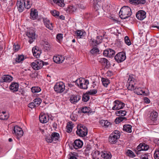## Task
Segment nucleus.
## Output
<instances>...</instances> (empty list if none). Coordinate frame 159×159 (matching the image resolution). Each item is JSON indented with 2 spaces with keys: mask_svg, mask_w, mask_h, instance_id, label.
<instances>
[{
  "mask_svg": "<svg viewBox=\"0 0 159 159\" xmlns=\"http://www.w3.org/2000/svg\"><path fill=\"white\" fill-rule=\"evenodd\" d=\"M131 13V9L128 6H124L122 7L119 13L120 18L123 19L127 18L130 16Z\"/></svg>",
  "mask_w": 159,
  "mask_h": 159,
  "instance_id": "nucleus-1",
  "label": "nucleus"
},
{
  "mask_svg": "<svg viewBox=\"0 0 159 159\" xmlns=\"http://www.w3.org/2000/svg\"><path fill=\"white\" fill-rule=\"evenodd\" d=\"M73 83L77 84L80 89H87L88 88L89 81L88 80H86L84 78H80L76 80L75 82H73Z\"/></svg>",
  "mask_w": 159,
  "mask_h": 159,
  "instance_id": "nucleus-2",
  "label": "nucleus"
},
{
  "mask_svg": "<svg viewBox=\"0 0 159 159\" xmlns=\"http://www.w3.org/2000/svg\"><path fill=\"white\" fill-rule=\"evenodd\" d=\"M77 128L76 134L79 136L83 137L87 134L88 129L85 126L82 124H79L77 125Z\"/></svg>",
  "mask_w": 159,
  "mask_h": 159,
  "instance_id": "nucleus-3",
  "label": "nucleus"
},
{
  "mask_svg": "<svg viewBox=\"0 0 159 159\" xmlns=\"http://www.w3.org/2000/svg\"><path fill=\"white\" fill-rule=\"evenodd\" d=\"M120 133L119 131L117 130L114 131L109 137V142L113 144L116 143L118 139L120 138Z\"/></svg>",
  "mask_w": 159,
  "mask_h": 159,
  "instance_id": "nucleus-4",
  "label": "nucleus"
},
{
  "mask_svg": "<svg viewBox=\"0 0 159 159\" xmlns=\"http://www.w3.org/2000/svg\"><path fill=\"white\" fill-rule=\"evenodd\" d=\"M135 82L134 76L133 75H129L126 84L127 89H135Z\"/></svg>",
  "mask_w": 159,
  "mask_h": 159,
  "instance_id": "nucleus-5",
  "label": "nucleus"
},
{
  "mask_svg": "<svg viewBox=\"0 0 159 159\" xmlns=\"http://www.w3.org/2000/svg\"><path fill=\"white\" fill-rule=\"evenodd\" d=\"M26 35L29 39L28 41L30 43H31L33 42L35 39V31L32 29H30L25 32Z\"/></svg>",
  "mask_w": 159,
  "mask_h": 159,
  "instance_id": "nucleus-6",
  "label": "nucleus"
},
{
  "mask_svg": "<svg viewBox=\"0 0 159 159\" xmlns=\"http://www.w3.org/2000/svg\"><path fill=\"white\" fill-rule=\"evenodd\" d=\"M12 132L14 134L17 139H19L23 134V131L20 127L18 126H15L13 129Z\"/></svg>",
  "mask_w": 159,
  "mask_h": 159,
  "instance_id": "nucleus-7",
  "label": "nucleus"
},
{
  "mask_svg": "<svg viewBox=\"0 0 159 159\" xmlns=\"http://www.w3.org/2000/svg\"><path fill=\"white\" fill-rule=\"evenodd\" d=\"M44 65L43 62L40 60L37 59L35 60L32 63L31 66L33 69L37 70L41 69Z\"/></svg>",
  "mask_w": 159,
  "mask_h": 159,
  "instance_id": "nucleus-8",
  "label": "nucleus"
},
{
  "mask_svg": "<svg viewBox=\"0 0 159 159\" xmlns=\"http://www.w3.org/2000/svg\"><path fill=\"white\" fill-rule=\"evenodd\" d=\"M97 93V90H90L83 94L82 100L84 102H87L90 98L89 95H93Z\"/></svg>",
  "mask_w": 159,
  "mask_h": 159,
  "instance_id": "nucleus-9",
  "label": "nucleus"
},
{
  "mask_svg": "<svg viewBox=\"0 0 159 159\" xmlns=\"http://www.w3.org/2000/svg\"><path fill=\"white\" fill-rule=\"evenodd\" d=\"M126 58L125 53L124 52L118 53L115 57V60L118 63H120L123 62Z\"/></svg>",
  "mask_w": 159,
  "mask_h": 159,
  "instance_id": "nucleus-10",
  "label": "nucleus"
},
{
  "mask_svg": "<svg viewBox=\"0 0 159 159\" xmlns=\"http://www.w3.org/2000/svg\"><path fill=\"white\" fill-rule=\"evenodd\" d=\"M114 106L112 107V109L114 110H119L123 108L125 106L124 103L119 101L118 100H116L113 102Z\"/></svg>",
  "mask_w": 159,
  "mask_h": 159,
  "instance_id": "nucleus-11",
  "label": "nucleus"
},
{
  "mask_svg": "<svg viewBox=\"0 0 159 159\" xmlns=\"http://www.w3.org/2000/svg\"><path fill=\"white\" fill-rule=\"evenodd\" d=\"M16 5L18 11L20 12H22L25 8V0H18Z\"/></svg>",
  "mask_w": 159,
  "mask_h": 159,
  "instance_id": "nucleus-12",
  "label": "nucleus"
},
{
  "mask_svg": "<svg viewBox=\"0 0 159 159\" xmlns=\"http://www.w3.org/2000/svg\"><path fill=\"white\" fill-rule=\"evenodd\" d=\"M60 136L59 133L54 132L52 133L50 136V143L53 142L54 143H57L60 141Z\"/></svg>",
  "mask_w": 159,
  "mask_h": 159,
  "instance_id": "nucleus-13",
  "label": "nucleus"
},
{
  "mask_svg": "<svg viewBox=\"0 0 159 159\" xmlns=\"http://www.w3.org/2000/svg\"><path fill=\"white\" fill-rule=\"evenodd\" d=\"M115 53V52L114 50L110 48H108L104 51L103 55L105 57H111L114 55Z\"/></svg>",
  "mask_w": 159,
  "mask_h": 159,
  "instance_id": "nucleus-14",
  "label": "nucleus"
},
{
  "mask_svg": "<svg viewBox=\"0 0 159 159\" xmlns=\"http://www.w3.org/2000/svg\"><path fill=\"white\" fill-rule=\"evenodd\" d=\"M39 119L41 123H45L49 120V116L48 115L42 113L39 116Z\"/></svg>",
  "mask_w": 159,
  "mask_h": 159,
  "instance_id": "nucleus-15",
  "label": "nucleus"
},
{
  "mask_svg": "<svg viewBox=\"0 0 159 159\" xmlns=\"http://www.w3.org/2000/svg\"><path fill=\"white\" fill-rule=\"evenodd\" d=\"M136 16L138 19L142 20L146 18V13L143 10H139L137 12Z\"/></svg>",
  "mask_w": 159,
  "mask_h": 159,
  "instance_id": "nucleus-16",
  "label": "nucleus"
},
{
  "mask_svg": "<svg viewBox=\"0 0 159 159\" xmlns=\"http://www.w3.org/2000/svg\"><path fill=\"white\" fill-rule=\"evenodd\" d=\"M149 148L148 145L145 143H140L137 147V150L138 152L145 151L148 150Z\"/></svg>",
  "mask_w": 159,
  "mask_h": 159,
  "instance_id": "nucleus-17",
  "label": "nucleus"
},
{
  "mask_svg": "<svg viewBox=\"0 0 159 159\" xmlns=\"http://www.w3.org/2000/svg\"><path fill=\"white\" fill-rule=\"evenodd\" d=\"M101 159H111L112 155L111 153L107 151L101 152Z\"/></svg>",
  "mask_w": 159,
  "mask_h": 159,
  "instance_id": "nucleus-18",
  "label": "nucleus"
},
{
  "mask_svg": "<svg viewBox=\"0 0 159 159\" xmlns=\"http://www.w3.org/2000/svg\"><path fill=\"white\" fill-rule=\"evenodd\" d=\"M64 60L65 58L64 57L60 55L54 56L53 58V61L55 63L58 64L62 63Z\"/></svg>",
  "mask_w": 159,
  "mask_h": 159,
  "instance_id": "nucleus-19",
  "label": "nucleus"
},
{
  "mask_svg": "<svg viewBox=\"0 0 159 159\" xmlns=\"http://www.w3.org/2000/svg\"><path fill=\"white\" fill-rule=\"evenodd\" d=\"M83 142L80 139L75 140L73 143V147L75 149H78L82 148L83 145Z\"/></svg>",
  "mask_w": 159,
  "mask_h": 159,
  "instance_id": "nucleus-20",
  "label": "nucleus"
},
{
  "mask_svg": "<svg viewBox=\"0 0 159 159\" xmlns=\"http://www.w3.org/2000/svg\"><path fill=\"white\" fill-rule=\"evenodd\" d=\"M38 16V11L36 9L31 8L30 9V18L33 20L37 19Z\"/></svg>",
  "mask_w": 159,
  "mask_h": 159,
  "instance_id": "nucleus-21",
  "label": "nucleus"
},
{
  "mask_svg": "<svg viewBox=\"0 0 159 159\" xmlns=\"http://www.w3.org/2000/svg\"><path fill=\"white\" fill-rule=\"evenodd\" d=\"M65 85L62 82L57 83L54 86V89H65Z\"/></svg>",
  "mask_w": 159,
  "mask_h": 159,
  "instance_id": "nucleus-22",
  "label": "nucleus"
},
{
  "mask_svg": "<svg viewBox=\"0 0 159 159\" xmlns=\"http://www.w3.org/2000/svg\"><path fill=\"white\" fill-rule=\"evenodd\" d=\"M100 125L105 128H107L109 127L111 123L107 120H102L99 121Z\"/></svg>",
  "mask_w": 159,
  "mask_h": 159,
  "instance_id": "nucleus-23",
  "label": "nucleus"
},
{
  "mask_svg": "<svg viewBox=\"0 0 159 159\" xmlns=\"http://www.w3.org/2000/svg\"><path fill=\"white\" fill-rule=\"evenodd\" d=\"M158 116V113L156 111H153L150 113L149 118L153 121H156Z\"/></svg>",
  "mask_w": 159,
  "mask_h": 159,
  "instance_id": "nucleus-24",
  "label": "nucleus"
},
{
  "mask_svg": "<svg viewBox=\"0 0 159 159\" xmlns=\"http://www.w3.org/2000/svg\"><path fill=\"white\" fill-rule=\"evenodd\" d=\"M80 98L81 97L79 95H73L71 97L70 101L71 103L75 104L78 102Z\"/></svg>",
  "mask_w": 159,
  "mask_h": 159,
  "instance_id": "nucleus-25",
  "label": "nucleus"
},
{
  "mask_svg": "<svg viewBox=\"0 0 159 159\" xmlns=\"http://www.w3.org/2000/svg\"><path fill=\"white\" fill-rule=\"evenodd\" d=\"M73 127V123L71 121L68 122L66 126V131L68 133L71 132Z\"/></svg>",
  "mask_w": 159,
  "mask_h": 159,
  "instance_id": "nucleus-26",
  "label": "nucleus"
},
{
  "mask_svg": "<svg viewBox=\"0 0 159 159\" xmlns=\"http://www.w3.org/2000/svg\"><path fill=\"white\" fill-rule=\"evenodd\" d=\"M53 2L57 5L61 7L65 6V4L64 0H53Z\"/></svg>",
  "mask_w": 159,
  "mask_h": 159,
  "instance_id": "nucleus-27",
  "label": "nucleus"
},
{
  "mask_svg": "<svg viewBox=\"0 0 159 159\" xmlns=\"http://www.w3.org/2000/svg\"><path fill=\"white\" fill-rule=\"evenodd\" d=\"M99 61L103 65H106L108 67L110 66V64L109 61L105 58H99Z\"/></svg>",
  "mask_w": 159,
  "mask_h": 159,
  "instance_id": "nucleus-28",
  "label": "nucleus"
},
{
  "mask_svg": "<svg viewBox=\"0 0 159 159\" xmlns=\"http://www.w3.org/2000/svg\"><path fill=\"white\" fill-rule=\"evenodd\" d=\"M132 127L131 125L126 124L124 125L123 130L127 133H130L132 132Z\"/></svg>",
  "mask_w": 159,
  "mask_h": 159,
  "instance_id": "nucleus-29",
  "label": "nucleus"
},
{
  "mask_svg": "<svg viewBox=\"0 0 159 159\" xmlns=\"http://www.w3.org/2000/svg\"><path fill=\"white\" fill-rule=\"evenodd\" d=\"M2 82H9L12 80L13 78L11 76L7 75H4L2 78Z\"/></svg>",
  "mask_w": 159,
  "mask_h": 159,
  "instance_id": "nucleus-30",
  "label": "nucleus"
},
{
  "mask_svg": "<svg viewBox=\"0 0 159 159\" xmlns=\"http://www.w3.org/2000/svg\"><path fill=\"white\" fill-rule=\"evenodd\" d=\"M93 157L94 158L99 159L101 157V152L98 151H95L93 152L92 154Z\"/></svg>",
  "mask_w": 159,
  "mask_h": 159,
  "instance_id": "nucleus-31",
  "label": "nucleus"
},
{
  "mask_svg": "<svg viewBox=\"0 0 159 159\" xmlns=\"http://www.w3.org/2000/svg\"><path fill=\"white\" fill-rule=\"evenodd\" d=\"M9 117L8 115L5 111L0 112V119L2 120H7Z\"/></svg>",
  "mask_w": 159,
  "mask_h": 159,
  "instance_id": "nucleus-32",
  "label": "nucleus"
},
{
  "mask_svg": "<svg viewBox=\"0 0 159 159\" xmlns=\"http://www.w3.org/2000/svg\"><path fill=\"white\" fill-rule=\"evenodd\" d=\"M19 84L17 83H12L9 87L10 89H18Z\"/></svg>",
  "mask_w": 159,
  "mask_h": 159,
  "instance_id": "nucleus-33",
  "label": "nucleus"
},
{
  "mask_svg": "<svg viewBox=\"0 0 159 159\" xmlns=\"http://www.w3.org/2000/svg\"><path fill=\"white\" fill-rule=\"evenodd\" d=\"M126 111H125L120 110L119 111H116L115 112V114L116 116H124L126 114Z\"/></svg>",
  "mask_w": 159,
  "mask_h": 159,
  "instance_id": "nucleus-34",
  "label": "nucleus"
},
{
  "mask_svg": "<svg viewBox=\"0 0 159 159\" xmlns=\"http://www.w3.org/2000/svg\"><path fill=\"white\" fill-rule=\"evenodd\" d=\"M134 93L138 95H147V93L143 90H134Z\"/></svg>",
  "mask_w": 159,
  "mask_h": 159,
  "instance_id": "nucleus-35",
  "label": "nucleus"
},
{
  "mask_svg": "<svg viewBox=\"0 0 159 159\" xmlns=\"http://www.w3.org/2000/svg\"><path fill=\"white\" fill-rule=\"evenodd\" d=\"M76 34L77 38L79 39L82 38L84 36V32L81 30H77Z\"/></svg>",
  "mask_w": 159,
  "mask_h": 159,
  "instance_id": "nucleus-36",
  "label": "nucleus"
},
{
  "mask_svg": "<svg viewBox=\"0 0 159 159\" xmlns=\"http://www.w3.org/2000/svg\"><path fill=\"white\" fill-rule=\"evenodd\" d=\"M43 49L44 51H48L49 50L50 44L47 41H44Z\"/></svg>",
  "mask_w": 159,
  "mask_h": 159,
  "instance_id": "nucleus-37",
  "label": "nucleus"
},
{
  "mask_svg": "<svg viewBox=\"0 0 159 159\" xmlns=\"http://www.w3.org/2000/svg\"><path fill=\"white\" fill-rule=\"evenodd\" d=\"M126 155L130 157H134L135 156L134 153L131 150H128L126 152Z\"/></svg>",
  "mask_w": 159,
  "mask_h": 159,
  "instance_id": "nucleus-38",
  "label": "nucleus"
},
{
  "mask_svg": "<svg viewBox=\"0 0 159 159\" xmlns=\"http://www.w3.org/2000/svg\"><path fill=\"white\" fill-rule=\"evenodd\" d=\"M43 22L45 26L49 29L50 28V21L49 19L47 18L43 19Z\"/></svg>",
  "mask_w": 159,
  "mask_h": 159,
  "instance_id": "nucleus-39",
  "label": "nucleus"
},
{
  "mask_svg": "<svg viewBox=\"0 0 159 159\" xmlns=\"http://www.w3.org/2000/svg\"><path fill=\"white\" fill-rule=\"evenodd\" d=\"M42 102V100L40 98H36L33 100V102H34L36 107H38L39 105Z\"/></svg>",
  "mask_w": 159,
  "mask_h": 159,
  "instance_id": "nucleus-40",
  "label": "nucleus"
},
{
  "mask_svg": "<svg viewBox=\"0 0 159 159\" xmlns=\"http://www.w3.org/2000/svg\"><path fill=\"white\" fill-rule=\"evenodd\" d=\"M91 110L89 107H84L81 108V111L83 113H89Z\"/></svg>",
  "mask_w": 159,
  "mask_h": 159,
  "instance_id": "nucleus-41",
  "label": "nucleus"
},
{
  "mask_svg": "<svg viewBox=\"0 0 159 159\" xmlns=\"http://www.w3.org/2000/svg\"><path fill=\"white\" fill-rule=\"evenodd\" d=\"M90 52L93 54H99V50L98 48L94 47L90 50Z\"/></svg>",
  "mask_w": 159,
  "mask_h": 159,
  "instance_id": "nucleus-42",
  "label": "nucleus"
},
{
  "mask_svg": "<svg viewBox=\"0 0 159 159\" xmlns=\"http://www.w3.org/2000/svg\"><path fill=\"white\" fill-rule=\"evenodd\" d=\"M50 13L53 16L56 17H58L60 13L59 11L55 10L50 11Z\"/></svg>",
  "mask_w": 159,
  "mask_h": 159,
  "instance_id": "nucleus-43",
  "label": "nucleus"
},
{
  "mask_svg": "<svg viewBox=\"0 0 159 159\" xmlns=\"http://www.w3.org/2000/svg\"><path fill=\"white\" fill-rule=\"evenodd\" d=\"M102 81L103 85L105 87H107L110 83L109 80L105 78H102Z\"/></svg>",
  "mask_w": 159,
  "mask_h": 159,
  "instance_id": "nucleus-44",
  "label": "nucleus"
},
{
  "mask_svg": "<svg viewBox=\"0 0 159 159\" xmlns=\"http://www.w3.org/2000/svg\"><path fill=\"white\" fill-rule=\"evenodd\" d=\"M126 119L125 117H119L116 119L115 122L116 124H118L120 122H122L124 120H125Z\"/></svg>",
  "mask_w": 159,
  "mask_h": 159,
  "instance_id": "nucleus-45",
  "label": "nucleus"
},
{
  "mask_svg": "<svg viewBox=\"0 0 159 159\" xmlns=\"http://www.w3.org/2000/svg\"><path fill=\"white\" fill-rule=\"evenodd\" d=\"M24 58L23 55H18L16 59V61L17 62L19 63L24 60Z\"/></svg>",
  "mask_w": 159,
  "mask_h": 159,
  "instance_id": "nucleus-46",
  "label": "nucleus"
},
{
  "mask_svg": "<svg viewBox=\"0 0 159 159\" xmlns=\"http://www.w3.org/2000/svg\"><path fill=\"white\" fill-rule=\"evenodd\" d=\"M56 38L57 40V41L60 43L62 40L63 34H58L57 35Z\"/></svg>",
  "mask_w": 159,
  "mask_h": 159,
  "instance_id": "nucleus-47",
  "label": "nucleus"
},
{
  "mask_svg": "<svg viewBox=\"0 0 159 159\" xmlns=\"http://www.w3.org/2000/svg\"><path fill=\"white\" fill-rule=\"evenodd\" d=\"M124 40L125 43L128 45L129 46L131 44L129 39L127 36H126L125 37Z\"/></svg>",
  "mask_w": 159,
  "mask_h": 159,
  "instance_id": "nucleus-48",
  "label": "nucleus"
},
{
  "mask_svg": "<svg viewBox=\"0 0 159 159\" xmlns=\"http://www.w3.org/2000/svg\"><path fill=\"white\" fill-rule=\"evenodd\" d=\"M103 39V37L101 36H98L97 37L95 41L98 44H99L102 42V40Z\"/></svg>",
  "mask_w": 159,
  "mask_h": 159,
  "instance_id": "nucleus-49",
  "label": "nucleus"
},
{
  "mask_svg": "<svg viewBox=\"0 0 159 159\" xmlns=\"http://www.w3.org/2000/svg\"><path fill=\"white\" fill-rule=\"evenodd\" d=\"M154 157L155 159H159V149H157L155 151Z\"/></svg>",
  "mask_w": 159,
  "mask_h": 159,
  "instance_id": "nucleus-50",
  "label": "nucleus"
},
{
  "mask_svg": "<svg viewBox=\"0 0 159 159\" xmlns=\"http://www.w3.org/2000/svg\"><path fill=\"white\" fill-rule=\"evenodd\" d=\"M26 2V3L25 2V8L27 9H29L31 7V4L29 0H27Z\"/></svg>",
  "mask_w": 159,
  "mask_h": 159,
  "instance_id": "nucleus-51",
  "label": "nucleus"
},
{
  "mask_svg": "<svg viewBox=\"0 0 159 159\" xmlns=\"http://www.w3.org/2000/svg\"><path fill=\"white\" fill-rule=\"evenodd\" d=\"M38 49V47H33L32 49V52L33 53V55L35 57L36 56V54L37 53Z\"/></svg>",
  "mask_w": 159,
  "mask_h": 159,
  "instance_id": "nucleus-52",
  "label": "nucleus"
},
{
  "mask_svg": "<svg viewBox=\"0 0 159 159\" xmlns=\"http://www.w3.org/2000/svg\"><path fill=\"white\" fill-rule=\"evenodd\" d=\"M95 41H96V39H91L90 40V42H91L90 44L91 45L93 46H97V45H98V43H97Z\"/></svg>",
  "mask_w": 159,
  "mask_h": 159,
  "instance_id": "nucleus-53",
  "label": "nucleus"
},
{
  "mask_svg": "<svg viewBox=\"0 0 159 159\" xmlns=\"http://www.w3.org/2000/svg\"><path fill=\"white\" fill-rule=\"evenodd\" d=\"M20 46L18 44H14L13 47V49L15 52L18 51L19 49Z\"/></svg>",
  "mask_w": 159,
  "mask_h": 159,
  "instance_id": "nucleus-54",
  "label": "nucleus"
},
{
  "mask_svg": "<svg viewBox=\"0 0 159 159\" xmlns=\"http://www.w3.org/2000/svg\"><path fill=\"white\" fill-rule=\"evenodd\" d=\"M131 3L134 4L135 5H139V0H129Z\"/></svg>",
  "mask_w": 159,
  "mask_h": 159,
  "instance_id": "nucleus-55",
  "label": "nucleus"
},
{
  "mask_svg": "<svg viewBox=\"0 0 159 159\" xmlns=\"http://www.w3.org/2000/svg\"><path fill=\"white\" fill-rule=\"evenodd\" d=\"M98 85L96 84V83L95 82H93L92 83V86L91 87V89L93 88V89H96L98 88Z\"/></svg>",
  "mask_w": 159,
  "mask_h": 159,
  "instance_id": "nucleus-56",
  "label": "nucleus"
},
{
  "mask_svg": "<svg viewBox=\"0 0 159 159\" xmlns=\"http://www.w3.org/2000/svg\"><path fill=\"white\" fill-rule=\"evenodd\" d=\"M28 107L31 109H32L36 106L34 104V102H33L30 103L28 105Z\"/></svg>",
  "mask_w": 159,
  "mask_h": 159,
  "instance_id": "nucleus-57",
  "label": "nucleus"
},
{
  "mask_svg": "<svg viewBox=\"0 0 159 159\" xmlns=\"http://www.w3.org/2000/svg\"><path fill=\"white\" fill-rule=\"evenodd\" d=\"M12 92L14 93L16 92H18V93H17L18 94H20L23 95V94L24 92V91L23 90H22L21 92L19 90H12Z\"/></svg>",
  "mask_w": 159,
  "mask_h": 159,
  "instance_id": "nucleus-58",
  "label": "nucleus"
},
{
  "mask_svg": "<svg viewBox=\"0 0 159 159\" xmlns=\"http://www.w3.org/2000/svg\"><path fill=\"white\" fill-rule=\"evenodd\" d=\"M148 154H144L141 155V159H148Z\"/></svg>",
  "mask_w": 159,
  "mask_h": 159,
  "instance_id": "nucleus-59",
  "label": "nucleus"
},
{
  "mask_svg": "<svg viewBox=\"0 0 159 159\" xmlns=\"http://www.w3.org/2000/svg\"><path fill=\"white\" fill-rule=\"evenodd\" d=\"M41 53V52L40 50H39V49H38V51H37V53H36V56H35V57H36V58H38L39 57L40 54Z\"/></svg>",
  "mask_w": 159,
  "mask_h": 159,
  "instance_id": "nucleus-60",
  "label": "nucleus"
},
{
  "mask_svg": "<svg viewBox=\"0 0 159 159\" xmlns=\"http://www.w3.org/2000/svg\"><path fill=\"white\" fill-rule=\"evenodd\" d=\"M155 143L157 145L159 146V139H155L154 140Z\"/></svg>",
  "mask_w": 159,
  "mask_h": 159,
  "instance_id": "nucleus-61",
  "label": "nucleus"
},
{
  "mask_svg": "<svg viewBox=\"0 0 159 159\" xmlns=\"http://www.w3.org/2000/svg\"><path fill=\"white\" fill-rule=\"evenodd\" d=\"M144 101L145 102L147 103H148L150 102V100L147 97H145L144 98Z\"/></svg>",
  "mask_w": 159,
  "mask_h": 159,
  "instance_id": "nucleus-62",
  "label": "nucleus"
},
{
  "mask_svg": "<svg viewBox=\"0 0 159 159\" xmlns=\"http://www.w3.org/2000/svg\"><path fill=\"white\" fill-rule=\"evenodd\" d=\"M139 4H144L146 3V1L145 0H139Z\"/></svg>",
  "mask_w": 159,
  "mask_h": 159,
  "instance_id": "nucleus-63",
  "label": "nucleus"
},
{
  "mask_svg": "<svg viewBox=\"0 0 159 159\" xmlns=\"http://www.w3.org/2000/svg\"><path fill=\"white\" fill-rule=\"evenodd\" d=\"M31 89H41L38 87H32L31 88Z\"/></svg>",
  "mask_w": 159,
  "mask_h": 159,
  "instance_id": "nucleus-64",
  "label": "nucleus"
}]
</instances>
